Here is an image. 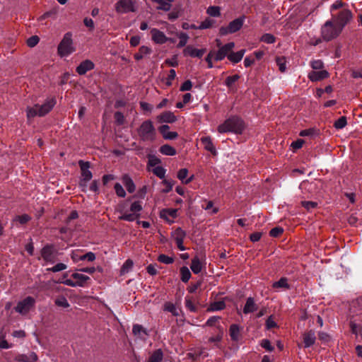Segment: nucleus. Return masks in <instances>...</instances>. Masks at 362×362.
I'll list each match as a JSON object with an SVG mask.
<instances>
[{
	"label": "nucleus",
	"mask_w": 362,
	"mask_h": 362,
	"mask_svg": "<svg viewBox=\"0 0 362 362\" xmlns=\"http://www.w3.org/2000/svg\"><path fill=\"white\" fill-rule=\"evenodd\" d=\"M301 205L308 211H310L315 209L317 206V202L312 201H303L301 202Z\"/></svg>",
	"instance_id": "13d9d810"
},
{
	"label": "nucleus",
	"mask_w": 362,
	"mask_h": 362,
	"mask_svg": "<svg viewBox=\"0 0 362 362\" xmlns=\"http://www.w3.org/2000/svg\"><path fill=\"white\" fill-rule=\"evenodd\" d=\"M235 47V43L231 42H228L219 47L218 50L215 52L214 60L221 61L226 57L228 58V55L230 54L232 49Z\"/></svg>",
	"instance_id": "f8f14e48"
},
{
	"label": "nucleus",
	"mask_w": 362,
	"mask_h": 362,
	"mask_svg": "<svg viewBox=\"0 0 362 362\" xmlns=\"http://www.w3.org/2000/svg\"><path fill=\"white\" fill-rule=\"evenodd\" d=\"M163 356L162 351L157 349L151 354L147 362H161Z\"/></svg>",
	"instance_id": "4c0bfd02"
},
{
	"label": "nucleus",
	"mask_w": 362,
	"mask_h": 362,
	"mask_svg": "<svg viewBox=\"0 0 362 362\" xmlns=\"http://www.w3.org/2000/svg\"><path fill=\"white\" fill-rule=\"evenodd\" d=\"M55 304L59 306L64 308H66L69 307V303L66 298L64 296H59L55 299L54 301Z\"/></svg>",
	"instance_id": "49530a36"
},
{
	"label": "nucleus",
	"mask_w": 362,
	"mask_h": 362,
	"mask_svg": "<svg viewBox=\"0 0 362 362\" xmlns=\"http://www.w3.org/2000/svg\"><path fill=\"white\" fill-rule=\"evenodd\" d=\"M215 23V21L211 18H206L204 21H203L199 25H198L199 30H204L211 28L214 24Z\"/></svg>",
	"instance_id": "37998d69"
},
{
	"label": "nucleus",
	"mask_w": 362,
	"mask_h": 362,
	"mask_svg": "<svg viewBox=\"0 0 362 362\" xmlns=\"http://www.w3.org/2000/svg\"><path fill=\"white\" fill-rule=\"evenodd\" d=\"M206 13L212 17H218L221 15V8L216 6H209L206 10Z\"/></svg>",
	"instance_id": "ea45409f"
},
{
	"label": "nucleus",
	"mask_w": 362,
	"mask_h": 362,
	"mask_svg": "<svg viewBox=\"0 0 362 362\" xmlns=\"http://www.w3.org/2000/svg\"><path fill=\"white\" fill-rule=\"evenodd\" d=\"M160 162H161L160 159H159L156 156H150L148 157V165H147L148 168L152 169V168H155L156 166H159L158 164H160Z\"/></svg>",
	"instance_id": "a18cd8bd"
},
{
	"label": "nucleus",
	"mask_w": 362,
	"mask_h": 362,
	"mask_svg": "<svg viewBox=\"0 0 362 362\" xmlns=\"http://www.w3.org/2000/svg\"><path fill=\"white\" fill-rule=\"evenodd\" d=\"M177 37L180 40H179V42L177 45V47L178 48L185 47L186 45V44L187 43V41L189 39L188 35L185 33H180L177 34Z\"/></svg>",
	"instance_id": "79ce46f5"
},
{
	"label": "nucleus",
	"mask_w": 362,
	"mask_h": 362,
	"mask_svg": "<svg viewBox=\"0 0 362 362\" xmlns=\"http://www.w3.org/2000/svg\"><path fill=\"white\" fill-rule=\"evenodd\" d=\"M329 76L326 70L312 71L308 74V78L312 81H318Z\"/></svg>",
	"instance_id": "4be33fe9"
},
{
	"label": "nucleus",
	"mask_w": 362,
	"mask_h": 362,
	"mask_svg": "<svg viewBox=\"0 0 362 362\" xmlns=\"http://www.w3.org/2000/svg\"><path fill=\"white\" fill-rule=\"evenodd\" d=\"M200 141H201L202 144H203L205 150L211 152L214 156L216 155V153H217L216 149V148L213 144L212 139L210 136H202L200 139Z\"/></svg>",
	"instance_id": "b1692460"
},
{
	"label": "nucleus",
	"mask_w": 362,
	"mask_h": 362,
	"mask_svg": "<svg viewBox=\"0 0 362 362\" xmlns=\"http://www.w3.org/2000/svg\"><path fill=\"white\" fill-rule=\"evenodd\" d=\"M245 53V49H241L236 52H233L231 51L230 54L228 55V60L232 63L236 64L240 62Z\"/></svg>",
	"instance_id": "c756f323"
},
{
	"label": "nucleus",
	"mask_w": 362,
	"mask_h": 362,
	"mask_svg": "<svg viewBox=\"0 0 362 362\" xmlns=\"http://www.w3.org/2000/svg\"><path fill=\"white\" fill-rule=\"evenodd\" d=\"M185 235V232L180 228H177L173 233V238L177 245V248L180 251H184L186 250L183 245Z\"/></svg>",
	"instance_id": "dca6fc26"
},
{
	"label": "nucleus",
	"mask_w": 362,
	"mask_h": 362,
	"mask_svg": "<svg viewBox=\"0 0 362 362\" xmlns=\"http://www.w3.org/2000/svg\"><path fill=\"white\" fill-rule=\"evenodd\" d=\"M185 306L186 308L192 311V312H195L197 310V308H196V306L194 303V301H193V299L192 297H189V296H187L185 298Z\"/></svg>",
	"instance_id": "8fccbe9b"
},
{
	"label": "nucleus",
	"mask_w": 362,
	"mask_h": 362,
	"mask_svg": "<svg viewBox=\"0 0 362 362\" xmlns=\"http://www.w3.org/2000/svg\"><path fill=\"white\" fill-rule=\"evenodd\" d=\"M31 220V217L28 214H23L21 216H17L14 218V221H18L21 224H25Z\"/></svg>",
	"instance_id": "6e6d98bb"
},
{
	"label": "nucleus",
	"mask_w": 362,
	"mask_h": 362,
	"mask_svg": "<svg viewBox=\"0 0 362 362\" xmlns=\"http://www.w3.org/2000/svg\"><path fill=\"white\" fill-rule=\"evenodd\" d=\"M177 210L174 209H163L160 212V218L165 219L168 223H173V219L177 217Z\"/></svg>",
	"instance_id": "412c9836"
},
{
	"label": "nucleus",
	"mask_w": 362,
	"mask_h": 362,
	"mask_svg": "<svg viewBox=\"0 0 362 362\" xmlns=\"http://www.w3.org/2000/svg\"><path fill=\"white\" fill-rule=\"evenodd\" d=\"M122 181L129 193H132L135 191V185L132 179L128 175H124L122 177Z\"/></svg>",
	"instance_id": "cd10ccee"
},
{
	"label": "nucleus",
	"mask_w": 362,
	"mask_h": 362,
	"mask_svg": "<svg viewBox=\"0 0 362 362\" xmlns=\"http://www.w3.org/2000/svg\"><path fill=\"white\" fill-rule=\"evenodd\" d=\"M341 31L336 25L331 21H327L322 28V36L324 40L329 41L337 37Z\"/></svg>",
	"instance_id": "6e6552de"
},
{
	"label": "nucleus",
	"mask_w": 362,
	"mask_h": 362,
	"mask_svg": "<svg viewBox=\"0 0 362 362\" xmlns=\"http://www.w3.org/2000/svg\"><path fill=\"white\" fill-rule=\"evenodd\" d=\"M239 78H240V76L238 74H235L233 76H230L227 77V78L226 79V85L228 87H230L233 83H235L239 79Z\"/></svg>",
	"instance_id": "052dcab7"
},
{
	"label": "nucleus",
	"mask_w": 362,
	"mask_h": 362,
	"mask_svg": "<svg viewBox=\"0 0 362 362\" xmlns=\"http://www.w3.org/2000/svg\"><path fill=\"white\" fill-rule=\"evenodd\" d=\"M260 345L262 348L269 351H272L274 349V347L272 346L270 341L267 339H262L260 342Z\"/></svg>",
	"instance_id": "774afa93"
},
{
	"label": "nucleus",
	"mask_w": 362,
	"mask_h": 362,
	"mask_svg": "<svg viewBox=\"0 0 362 362\" xmlns=\"http://www.w3.org/2000/svg\"><path fill=\"white\" fill-rule=\"evenodd\" d=\"M142 209L141 202L135 201L130 206V212L127 211H121L122 214L119 218L127 221H134L139 218Z\"/></svg>",
	"instance_id": "39448f33"
},
{
	"label": "nucleus",
	"mask_w": 362,
	"mask_h": 362,
	"mask_svg": "<svg viewBox=\"0 0 362 362\" xmlns=\"http://www.w3.org/2000/svg\"><path fill=\"white\" fill-rule=\"evenodd\" d=\"M115 190L117 195L119 197H124L126 195V192L123 188V187L119 183H116L115 185Z\"/></svg>",
	"instance_id": "4d7b16f0"
},
{
	"label": "nucleus",
	"mask_w": 362,
	"mask_h": 362,
	"mask_svg": "<svg viewBox=\"0 0 362 362\" xmlns=\"http://www.w3.org/2000/svg\"><path fill=\"white\" fill-rule=\"evenodd\" d=\"M304 144V141L303 139H297L295 141H293L291 144V147L292 148L293 151H296L298 149H300L302 148L303 145Z\"/></svg>",
	"instance_id": "338daca9"
},
{
	"label": "nucleus",
	"mask_w": 362,
	"mask_h": 362,
	"mask_svg": "<svg viewBox=\"0 0 362 362\" xmlns=\"http://www.w3.org/2000/svg\"><path fill=\"white\" fill-rule=\"evenodd\" d=\"M159 151L162 154L165 156H173L176 154L175 148L168 144L161 146Z\"/></svg>",
	"instance_id": "f704fd0d"
},
{
	"label": "nucleus",
	"mask_w": 362,
	"mask_h": 362,
	"mask_svg": "<svg viewBox=\"0 0 362 362\" xmlns=\"http://www.w3.org/2000/svg\"><path fill=\"white\" fill-rule=\"evenodd\" d=\"M74 52L71 34L67 33L64 35L62 40L58 46V53L61 57L69 55Z\"/></svg>",
	"instance_id": "423d86ee"
},
{
	"label": "nucleus",
	"mask_w": 362,
	"mask_h": 362,
	"mask_svg": "<svg viewBox=\"0 0 362 362\" xmlns=\"http://www.w3.org/2000/svg\"><path fill=\"white\" fill-rule=\"evenodd\" d=\"M352 17L351 12L349 9H344L334 18L336 25L342 30Z\"/></svg>",
	"instance_id": "9b49d317"
},
{
	"label": "nucleus",
	"mask_w": 362,
	"mask_h": 362,
	"mask_svg": "<svg viewBox=\"0 0 362 362\" xmlns=\"http://www.w3.org/2000/svg\"><path fill=\"white\" fill-rule=\"evenodd\" d=\"M151 35L152 41L156 44L163 45L168 41V37L165 33L157 28L151 30Z\"/></svg>",
	"instance_id": "2eb2a0df"
},
{
	"label": "nucleus",
	"mask_w": 362,
	"mask_h": 362,
	"mask_svg": "<svg viewBox=\"0 0 362 362\" xmlns=\"http://www.w3.org/2000/svg\"><path fill=\"white\" fill-rule=\"evenodd\" d=\"M267 329H270L272 328H274L277 327V324L274 320L273 316H269L265 324Z\"/></svg>",
	"instance_id": "e2e57ef3"
},
{
	"label": "nucleus",
	"mask_w": 362,
	"mask_h": 362,
	"mask_svg": "<svg viewBox=\"0 0 362 362\" xmlns=\"http://www.w3.org/2000/svg\"><path fill=\"white\" fill-rule=\"evenodd\" d=\"M160 122L173 123L177 120L176 116L170 111H165L157 117Z\"/></svg>",
	"instance_id": "393cba45"
},
{
	"label": "nucleus",
	"mask_w": 362,
	"mask_h": 362,
	"mask_svg": "<svg viewBox=\"0 0 362 362\" xmlns=\"http://www.w3.org/2000/svg\"><path fill=\"white\" fill-rule=\"evenodd\" d=\"M260 40L267 44H272L275 42V37L272 34L266 33L261 37Z\"/></svg>",
	"instance_id": "3c124183"
},
{
	"label": "nucleus",
	"mask_w": 362,
	"mask_h": 362,
	"mask_svg": "<svg viewBox=\"0 0 362 362\" xmlns=\"http://www.w3.org/2000/svg\"><path fill=\"white\" fill-rule=\"evenodd\" d=\"M35 302L33 297L27 296L18 303L15 307V310L22 315H25L35 307Z\"/></svg>",
	"instance_id": "0eeeda50"
},
{
	"label": "nucleus",
	"mask_w": 362,
	"mask_h": 362,
	"mask_svg": "<svg viewBox=\"0 0 362 362\" xmlns=\"http://www.w3.org/2000/svg\"><path fill=\"white\" fill-rule=\"evenodd\" d=\"M117 13H126L135 11V1L133 0H119L115 4Z\"/></svg>",
	"instance_id": "9d476101"
},
{
	"label": "nucleus",
	"mask_w": 362,
	"mask_h": 362,
	"mask_svg": "<svg viewBox=\"0 0 362 362\" xmlns=\"http://www.w3.org/2000/svg\"><path fill=\"white\" fill-rule=\"evenodd\" d=\"M90 69V62L86 60L82 62L76 69V71L78 74L82 75L86 74Z\"/></svg>",
	"instance_id": "58836bf2"
},
{
	"label": "nucleus",
	"mask_w": 362,
	"mask_h": 362,
	"mask_svg": "<svg viewBox=\"0 0 362 362\" xmlns=\"http://www.w3.org/2000/svg\"><path fill=\"white\" fill-rule=\"evenodd\" d=\"M78 218V213L76 211H71L66 220V226L62 227L59 230L62 234H70L74 230L73 221Z\"/></svg>",
	"instance_id": "ddd939ff"
},
{
	"label": "nucleus",
	"mask_w": 362,
	"mask_h": 362,
	"mask_svg": "<svg viewBox=\"0 0 362 362\" xmlns=\"http://www.w3.org/2000/svg\"><path fill=\"white\" fill-rule=\"evenodd\" d=\"M244 121L238 116H231L218 126L217 131L220 134L231 132L241 134L245 129Z\"/></svg>",
	"instance_id": "f257e3e1"
},
{
	"label": "nucleus",
	"mask_w": 362,
	"mask_h": 362,
	"mask_svg": "<svg viewBox=\"0 0 362 362\" xmlns=\"http://www.w3.org/2000/svg\"><path fill=\"white\" fill-rule=\"evenodd\" d=\"M41 256L45 261L53 263L56 259V253L53 246L45 245L41 250Z\"/></svg>",
	"instance_id": "f3484780"
},
{
	"label": "nucleus",
	"mask_w": 362,
	"mask_h": 362,
	"mask_svg": "<svg viewBox=\"0 0 362 362\" xmlns=\"http://www.w3.org/2000/svg\"><path fill=\"white\" fill-rule=\"evenodd\" d=\"M66 269V265L63 263H58L56 265H54L52 268H48L47 271H51L52 272H58L62 270H64Z\"/></svg>",
	"instance_id": "bf43d9fd"
},
{
	"label": "nucleus",
	"mask_w": 362,
	"mask_h": 362,
	"mask_svg": "<svg viewBox=\"0 0 362 362\" xmlns=\"http://www.w3.org/2000/svg\"><path fill=\"white\" fill-rule=\"evenodd\" d=\"M79 165L81 170V177L79 182V187L83 192H86L90 189V171H89L90 163L89 162L79 161Z\"/></svg>",
	"instance_id": "20e7f679"
},
{
	"label": "nucleus",
	"mask_w": 362,
	"mask_h": 362,
	"mask_svg": "<svg viewBox=\"0 0 362 362\" xmlns=\"http://www.w3.org/2000/svg\"><path fill=\"white\" fill-rule=\"evenodd\" d=\"M243 23V18L235 19L229 23L228 26L226 28H221V33L222 34H226L228 33H233L239 30L242 28Z\"/></svg>",
	"instance_id": "4468645a"
},
{
	"label": "nucleus",
	"mask_w": 362,
	"mask_h": 362,
	"mask_svg": "<svg viewBox=\"0 0 362 362\" xmlns=\"http://www.w3.org/2000/svg\"><path fill=\"white\" fill-rule=\"evenodd\" d=\"M226 308V303L223 300L215 301L210 303L208 310L209 311H218L222 310Z\"/></svg>",
	"instance_id": "72a5a7b5"
},
{
	"label": "nucleus",
	"mask_w": 362,
	"mask_h": 362,
	"mask_svg": "<svg viewBox=\"0 0 362 362\" xmlns=\"http://www.w3.org/2000/svg\"><path fill=\"white\" fill-rule=\"evenodd\" d=\"M205 52L206 49H197L190 45L187 46L183 50L185 56L197 58H202Z\"/></svg>",
	"instance_id": "6ab92c4d"
},
{
	"label": "nucleus",
	"mask_w": 362,
	"mask_h": 362,
	"mask_svg": "<svg viewBox=\"0 0 362 362\" xmlns=\"http://www.w3.org/2000/svg\"><path fill=\"white\" fill-rule=\"evenodd\" d=\"M257 308V305L255 303V300L252 298L249 297L246 300L245 305L243 308V313L245 314H248L254 312Z\"/></svg>",
	"instance_id": "c85d7f7f"
},
{
	"label": "nucleus",
	"mask_w": 362,
	"mask_h": 362,
	"mask_svg": "<svg viewBox=\"0 0 362 362\" xmlns=\"http://www.w3.org/2000/svg\"><path fill=\"white\" fill-rule=\"evenodd\" d=\"M138 134L143 141H153L156 137V129L151 120L142 122L138 129Z\"/></svg>",
	"instance_id": "7ed1b4c3"
},
{
	"label": "nucleus",
	"mask_w": 362,
	"mask_h": 362,
	"mask_svg": "<svg viewBox=\"0 0 362 362\" xmlns=\"http://www.w3.org/2000/svg\"><path fill=\"white\" fill-rule=\"evenodd\" d=\"M151 53V49L147 46H141L139 52L134 54V59L136 61L142 59L146 55Z\"/></svg>",
	"instance_id": "7c9ffc66"
},
{
	"label": "nucleus",
	"mask_w": 362,
	"mask_h": 362,
	"mask_svg": "<svg viewBox=\"0 0 362 362\" xmlns=\"http://www.w3.org/2000/svg\"><path fill=\"white\" fill-rule=\"evenodd\" d=\"M133 264H134V263H133L132 260H131V259L126 260L121 268V270H120L121 274L122 275L128 273L129 271H131L133 267Z\"/></svg>",
	"instance_id": "a19ab883"
},
{
	"label": "nucleus",
	"mask_w": 362,
	"mask_h": 362,
	"mask_svg": "<svg viewBox=\"0 0 362 362\" xmlns=\"http://www.w3.org/2000/svg\"><path fill=\"white\" fill-rule=\"evenodd\" d=\"M151 171L155 175H156L160 179H163L165 177L166 170L160 165L156 166L155 168H152Z\"/></svg>",
	"instance_id": "c03bdc74"
},
{
	"label": "nucleus",
	"mask_w": 362,
	"mask_h": 362,
	"mask_svg": "<svg viewBox=\"0 0 362 362\" xmlns=\"http://www.w3.org/2000/svg\"><path fill=\"white\" fill-rule=\"evenodd\" d=\"M164 310L171 313L175 316L178 315V313L175 305L171 302H167L165 303Z\"/></svg>",
	"instance_id": "09e8293b"
},
{
	"label": "nucleus",
	"mask_w": 362,
	"mask_h": 362,
	"mask_svg": "<svg viewBox=\"0 0 362 362\" xmlns=\"http://www.w3.org/2000/svg\"><path fill=\"white\" fill-rule=\"evenodd\" d=\"M276 64L279 66V69L281 72H284L286 71V59L284 57H277L276 59Z\"/></svg>",
	"instance_id": "5fc2aeb1"
},
{
	"label": "nucleus",
	"mask_w": 362,
	"mask_h": 362,
	"mask_svg": "<svg viewBox=\"0 0 362 362\" xmlns=\"http://www.w3.org/2000/svg\"><path fill=\"white\" fill-rule=\"evenodd\" d=\"M89 280V277L79 272L73 273L69 279H66L62 283L70 286H83Z\"/></svg>",
	"instance_id": "1a4fd4ad"
},
{
	"label": "nucleus",
	"mask_w": 362,
	"mask_h": 362,
	"mask_svg": "<svg viewBox=\"0 0 362 362\" xmlns=\"http://www.w3.org/2000/svg\"><path fill=\"white\" fill-rule=\"evenodd\" d=\"M157 259L158 262L165 264H170L174 262V258L173 257H169L164 254L158 255Z\"/></svg>",
	"instance_id": "de8ad7c7"
},
{
	"label": "nucleus",
	"mask_w": 362,
	"mask_h": 362,
	"mask_svg": "<svg viewBox=\"0 0 362 362\" xmlns=\"http://www.w3.org/2000/svg\"><path fill=\"white\" fill-rule=\"evenodd\" d=\"M180 273L182 281L184 283L188 282L192 276L189 269L185 266L182 267L180 269Z\"/></svg>",
	"instance_id": "e433bc0d"
},
{
	"label": "nucleus",
	"mask_w": 362,
	"mask_h": 362,
	"mask_svg": "<svg viewBox=\"0 0 362 362\" xmlns=\"http://www.w3.org/2000/svg\"><path fill=\"white\" fill-rule=\"evenodd\" d=\"M39 37L37 35H33L27 40V45L30 47H35L39 42Z\"/></svg>",
	"instance_id": "0e129e2a"
},
{
	"label": "nucleus",
	"mask_w": 362,
	"mask_h": 362,
	"mask_svg": "<svg viewBox=\"0 0 362 362\" xmlns=\"http://www.w3.org/2000/svg\"><path fill=\"white\" fill-rule=\"evenodd\" d=\"M114 118L115 122L119 125H121L124 122V117L123 114L120 112H116L115 113Z\"/></svg>",
	"instance_id": "69168bd1"
},
{
	"label": "nucleus",
	"mask_w": 362,
	"mask_h": 362,
	"mask_svg": "<svg viewBox=\"0 0 362 362\" xmlns=\"http://www.w3.org/2000/svg\"><path fill=\"white\" fill-rule=\"evenodd\" d=\"M240 327L237 325H232L229 329L230 337L232 340L238 341L240 337Z\"/></svg>",
	"instance_id": "473e14b6"
},
{
	"label": "nucleus",
	"mask_w": 362,
	"mask_h": 362,
	"mask_svg": "<svg viewBox=\"0 0 362 362\" xmlns=\"http://www.w3.org/2000/svg\"><path fill=\"white\" fill-rule=\"evenodd\" d=\"M175 77H176L175 71L174 69H170L167 78H165V84L168 86H172L173 81L175 78Z\"/></svg>",
	"instance_id": "864d4df0"
},
{
	"label": "nucleus",
	"mask_w": 362,
	"mask_h": 362,
	"mask_svg": "<svg viewBox=\"0 0 362 362\" xmlns=\"http://www.w3.org/2000/svg\"><path fill=\"white\" fill-rule=\"evenodd\" d=\"M302 338L304 348H308L315 343V332L313 330L306 331L303 334Z\"/></svg>",
	"instance_id": "aec40b11"
},
{
	"label": "nucleus",
	"mask_w": 362,
	"mask_h": 362,
	"mask_svg": "<svg viewBox=\"0 0 362 362\" xmlns=\"http://www.w3.org/2000/svg\"><path fill=\"white\" fill-rule=\"evenodd\" d=\"M15 360L19 362H35L37 356L34 352H30L28 354H18L15 357Z\"/></svg>",
	"instance_id": "bb28decb"
},
{
	"label": "nucleus",
	"mask_w": 362,
	"mask_h": 362,
	"mask_svg": "<svg viewBox=\"0 0 362 362\" xmlns=\"http://www.w3.org/2000/svg\"><path fill=\"white\" fill-rule=\"evenodd\" d=\"M346 125V119L345 117H341L335 121L334 126L337 129H341Z\"/></svg>",
	"instance_id": "603ef678"
},
{
	"label": "nucleus",
	"mask_w": 362,
	"mask_h": 362,
	"mask_svg": "<svg viewBox=\"0 0 362 362\" xmlns=\"http://www.w3.org/2000/svg\"><path fill=\"white\" fill-rule=\"evenodd\" d=\"M215 52L214 51H210L207 56L205 58L206 62L208 64V68L211 69L213 68V59H214Z\"/></svg>",
	"instance_id": "680f3d73"
},
{
	"label": "nucleus",
	"mask_w": 362,
	"mask_h": 362,
	"mask_svg": "<svg viewBox=\"0 0 362 362\" xmlns=\"http://www.w3.org/2000/svg\"><path fill=\"white\" fill-rule=\"evenodd\" d=\"M289 284L288 283V279L285 277L281 278L279 281H275L272 284V288L274 289L277 288H289Z\"/></svg>",
	"instance_id": "c9c22d12"
},
{
	"label": "nucleus",
	"mask_w": 362,
	"mask_h": 362,
	"mask_svg": "<svg viewBox=\"0 0 362 362\" xmlns=\"http://www.w3.org/2000/svg\"><path fill=\"white\" fill-rule=\"evenodd\" d=\"M205 259H200L198 256H195L192 259L190 269L194 274H199L202 269L205 267Z\"/></svg>",
	"instance_id": "a211bd4d"
},
{
	"label": "nucleus",
	"mask_w": 362,
	"mask_h": 362,
	"mask_svg": "<svg viewBox=\"0 0 362 362\" xmlns=\"http://www.w3.org/2000/svg\"><path fill=\"white\" fill-rule=\"evenodd\" d=\"M55 104L56 99L49 98L42 105L36 104L33 107H28L26 110L27 117L30 119L35 116L43 117L51 111Z\"/></svg>",
	"instance_id": "f03ea898"
},
{
	"label": "nucleus",
	"mask_w": 362,
	"mask_h": 362,
	"mask_svg": "<svg viewBox=\"0 0 362 362\" xmlns=\"http://www.w3.org/2000/svg\"><path fill=\"white\" fill-rule=\"evenodd\" d=\"M159 132L163 135L165 139L172 140L177 137L178 134L175 132H170V127L164 124L159 127Z\"/></svg>",
	"instance_id": "5701e85b"
},
{
	"label": "nucleus",
	"mask_w": 362,
	"mask_h": 362,
	"mask_svg": "<svg viewBox=\"0 0 362 362\" xmlns=\"http://www.w3.org/2000/svg\"><path fill=\"white\" fill-rule=\"evenodd\" d=\"M188 173L189 172L187 168H181L177 172V177L182 184L187 185L194 180V175H192L189 177H187Z\"/></svg>",
	"instance_id": "a878e982"
},
{
	"label": "nucleus",
	"mask_w": 362,
	"mask_h": 362,
	"mask_svg": "<svg viewBox=\"0 0 362 362\" xmlns=\"http://www.w3.org/2000/svg\"><path fill=\"white\" fill-rule=\"evenodd\" d=\"M132 332L135 336L144 339L147 336L146 330L140 325H134L132 328Z\"/></svg>",
	"instance_id": "2f4dec72"
}]
</instances>
